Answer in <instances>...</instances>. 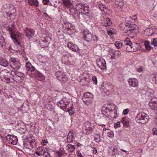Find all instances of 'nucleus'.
<instances>
[{"label":"nucleus","instance_id":"1a4fd4ad","mask_svg":"<svg viewBox=\"0 0 157 157\" xmlns=\"http://www.w3.org/2000/svg\"><path fill=\"white\" fill-rule=\"evenodd\" d=\"M13 71H12L11 73L9 72H5L2 77V80L7 83H9L10 82H12L13 79H12V76Z\"/></svg>","mask_w":157,"mask_h":157},{"label":"nucleus","instance_id":"aec40b11","mask_svg":"<svg viewBox=\"0 0 157 157\" xmlns=\"http://www.w3.org/2000/svg\"><path fill=\"white\" fill-rule=\"evenodd\" d=\"M109 52L115 57H118L121 55L120 52L118 50H115L112 49L110 48Z\"/></svg>","mask_w":157,"mask_h":157},{"label":"nucleus","instance_id":"774afa93","mask_svg":"<svg viewBox=\"0 0 157 157\" xmlns=\"http://www.w3.org/2000/svg\"><path fill=\"white\" fill-rule=\"evenodd\" d=\"M116 150V149H115V148L114 149H113V150Z\"/></svg>","mask_w":157,"mask_h":157},{"label":"nucleus","instance_id":"09e8293b","mask_svg":"<svg viewBox=\"0 0 157 157\" xmlns=\"http://www.w3.org/2000/svg\"><path fill=\"white\" fill-rule=\"evenodd\" d=\"M77 153L78 154V155L79 156V157H84L80 153V152L79 151H77Z\"/></svg>","mask_w":157,"mask_h":157},{"label":"nucleus","instance_id":"2f4dec72","mask_svg":"<svg viewBox=\"0 0 157 157\" xmlns=\"http://www.w3.org/2000/svg\"><path fill=\"white\" fill-rule=\"evenodd\" d=\"M89 7L87 4H86L83 7V8L82 10V12L83 13L85 12L86 13H87L88 11Z\"/></svg>","mask_w":157,"mask_h":157},{"label":"nucleus","instance_id":"7c9ffc66","mask_svg":"<svg viewBox=\"0 0 157 157\" xmlns=\"http://www.w3.org/2000/svg\"><path fill=\"white\" fill-rule=\"evenodd\" d=\"M122 45L123 44L121 43L120 41H116L115 43V45L118 49L122 47Z\"/></svg>","mask_w":157,"mask_h":157},{"label":"nucleus","instance_id":"f704fd0d","mask_svg":"<svg viewBox=\"0 0 157 157\" xmlns=\"http://www.w3.org/2000/svg\"><path fill=\"white\" fill-rule=\"evenodd\" d=\"M61 104H62V103L61 102H58V103H57L58 106L59 107H60L61 108H62H62L63 107L61 106ZM65 108H66L65 107H64V109H65L66 110H64V111L69 112V108H67L65 109Z\"/></svg>","mask_w":157,"mask_h":157},{"label":"nucleus","instance_id":"6ab92c4d","mask_svg":"<svg viewBox=\"0 0 157 157\" xmlns=\"http://www.w3.org/2000/svg\"><path fill=\"white\" fill-rule=\"evenodd\" d=\"M130 119L128 117H123L121 120V122L123 124L124 126L128 127L130 126Z\"/></svg>","mask_w":157,"mask_h":157},{"label":"nucleus","instance_id":"a19ab883","mask_svg":"<svg viewBox=\"0 0 157 157\" xmlns=\"http://www.w3.org/2000/svg\"><path fill=\"white\" fill-rule=\"evenodd\" d=\"M152 132L153 135H157V128H154L152 129Z\"/></svg>","mask_w":157,"mask_h":157},{"label":"nucleus","instance_id":"412c9836","mask_svg":"<svg viewBox=\"0 0 157 157\" xmlns=\"http://www.w3.org/2000/svg\"><path fill=\"white\" fill-rule=\"evenodd\" d=\"M153 33V29L148 28L145 30L144 33L146 36H151Z\"/></svg>","mask_w":157,"mask_h":157},{"label":"nucleus","instance_id":"37998d69","mask_svg":"<svg viewBox=\"0 0 157 157\" xmlns=\"http://www.w3.org/2000/svg\"><path fill=\"white\" fill-rule=\"evenodd\" d=\"M44 155H45V157H48L50 156V153L48 152V150L47 151L45 152Z\"/></svg>","mask_w":157,"mask_h":157},{"label":"nucleus","instance_id":"f03ea898","mask_svg":"<svg viewBox=\"0 0 157 157\" xmlns=\"http://www.w3.org/2000/svg\"><path fill=\"white\" fill-rule=\"evenodd\" d=\"M14 26V23L12 22L11 25H9L7 28V30L9 31L10 36L14 43L17 45L19 44V43L18 39L20 38V36H21L22 33H16V29Z\"/></svg>","mask_w":157,"mask_h":157},{"label":"nucleus","instance_id":"c9c22d12","mask_svg":"<svg viewBox=\"0 0 157 157\" xmlns=\"http://www.w3.org/2000/svg\"><path fill=\"white\" fill-rule=\"evenodd\" d=\"M63 4L68 8L69 6V0H63Z\"/></svg>","mask_w":157,"mask_h":157},{"label":"nucleus","instance_id":"6e6d98bb","mask_svg":"<svg viewBox=\"0 0 157 157\" xmlns=\"http://www.w3.org/2000/svg\"><path fill=\"white\" fill-rule=\"evenodd\" d=\"M132 19H133L134 20H136L137 19V16L136 15H135L133 16L132 17Z\"/></svg>","mask_w":157,"mask_h":157},{"label":"nucleus","instance_id":"58836bf2","mask_svg":"<svg viewBox=\"0 0 157 157\" xmlns=\"http://www.w3.org/2000/svg\"><path fill=\"white\" fill-rule=\"evenodd\" d=\"M48 149L46 148H43L42 149L41 151H40V152L41 153V155L43 154L44 155V154L45 152L47 151Z\"/></svg>","mask_w":157,"mask_h":157},{"label":"nucleus","instance_id":"dca6fc26","mask_svg":"<svg viewBox=\"0 0 157 157\" xmlns=\"http://www.w3.org/2000/svg\"><path fill=\"white\" fill-rule=\"evenodd\" d=\"M128 82L129 85L133 87L137 86L138 85V80L136 78H129Z\"/></svg>","mask_w":157,"mask_h":157},{"label":"nucleus","instance_id":"f3484780","mask_svg":"<svg viewBox=\"0 0 157 157\" xmlns=\"http://www.w3.org/2000/svg\"><path fill=\"white\" fill-rule=\"evenodd\" d=\"M35 144L34 142L29 140L25 143L24 146L26 148L31 149L33 148L34 147L33 144Z\"/></svg>","mask_w":157,"mask_h":157},{"label":"nucleus","instance_id":"49530a36","mask_svg":"<svg viewBox=\"0 0 157 157\" xmlns=\"http://www.w3.org/2000/svg\"><path fill=\"white\" fill-rule=\"evenodd\" d=\"M75 147L74 145H71V146H69V150L71 148L72 150V151H69V152H72L75 149Z\"/></svg>","mask_w":157,"mask_h":157},{"label":"nucleus","instance_id":"c756f323","mask_svg":"<svg viewBox=\"0 0 157 157\" xmlns=\"http://www.w3.org/2000/svg\"><path fill=\"white\" fill-rule=\"evenodd\" d=\"M75 136V134L74 132H73L69 131V138H71L72 139L71 141H70V142L71 143L73 141V139Z\"/></svg>","mask_w":157,"mask_h":157},{"label":"nucleus","instance_id":"a878e982","mask_svg":"<svg viewBox=\"0 0 157 157\" xmlns=\"http://www.w3.org/2000/svg\"><path fill=\"white\" fill-rule=\"evenodd\" d=\"M110 21L111 20L109 18H107L106 19L105 21V25L106 27L110 26L112 24Z\"/></svg>","mask_w":157,"mask_h":157},{"label":"nucleus","instance_id":"20e7f679","mask_svg":"<svg viewBox=\"0 0 157 157\" xmlns=\"http://www.w3.org/2000/svg\"><path fill=\"white\" fill-rule=\"evenodd\" d=\"M149 119V116L144 112L138 113L136 118V122L144 124L147 122Z\"/></svg>","mask_w":157,"mask_h":157},{"label":"nucleus","instance_id":"39448f33","mask_svg":"<svg viewBox=\"0 0 157 157\" xmlns=\"http://www.w3.org/2000/svg\"><path fill=\"white\" fill-rule=\"evenodd\" d=\"M131 41L130 39L126 38L124 40V46L126 48V50L128 52H132L136 51V50L134 48V44Z\"/></svg>","mask_w":157,"mask_h":157},{"label":"nucleus","instance_id":"4c0bfd02","mask_svg":"<svg viewBox=\"0 0 157 157\" xmlns=\"http://www.w3.org/2000/svg\"><path fill=\"white\" fill-rule=\"evenodd\" d=\"M114 126L116 128L120 127V121L117 122L114 124Z\"/></svg>","mask_w":157,"mask_h":157},{"label":"nucleus","instance_id":"0e129e2a","mask_svg":"<svg viewBox=\"0 0 157 157\" xmlns=\"http://www.w3.org/2000/svg\"><path fill=\"white\" fill-rule=\"evenodd\" d=\"M67 139H68L69 138V134H68L67 136Z\"/></svg>","mask_w":157,"mask_h":157},{"label":"nucleus","instance_id":"c85d7f7f","mask_svg":"<svg viewBox=\"0 0 157 157\" xmlns=\"http://www.w3.org/2000/svg\"><path fill=\"white\" fill-rule=\"evenodd\" d=\"M151 44L154 47H157V38L152 39Z\"/></svg>","mask_w":157,"mask_h":157},{"label":"nucleus","instance_id":"f257e3e1","mask_svg":"<svg viewBox=\"0 0 157 157\" xmlns=\"http://www.w3.org/2000/svg\"><path fill=\"white\" fill-rule=\"evenodd\" d=\"M26 70L28 73L31 76L35 77L36 78L39 80H41L43 78V75L37 71L35 70V68L33 67L29 62L26 63L25 65Z\"/></svg>","mask_w":157,"mask_h":157},{"label":"nucleus","instance_id":"4be33fe9","mask_svg":"<svg viewBox=\"0 0 157 157\" xmlns=\"http://www.w3.org/2000/svg\"><path fill=\"white\" fill-rule=\"evenodd\" d=\"M28 3L31 6L34 5L37 6L38 5V2L37 0H28Z\"/></svg>","mask_w":157,"mask_h":157},{"label":"nucleus","instance_id":"393cba45","mask_svg":"<svg viewBox=\"0 0 157 157\" xmlns=\"http://www.w3.org/2000/svg\"><path fill=\"white\" fill-rule=\"evenodd\" d=\"M86 129H85L84 132L86 134H90L93 130V128L90 127H89L88 128L86 126Z\"/></svg>","mask_w":157,"mask_h":157},{"label":"nucleus","instance_id":"79ce46f5","mask_svg":"<svg viewBox=\"0 0 157 157\" xmlns=\"http://www.w3.org/2000/svg\"><path fill=\"white\" fill-rule=\"evenodd\" d=\"M137 71L139 72H142L143 70V67L140 66L137 69Z\"/></svg>","mask_w":157,"mask_h":157},{"label":"nucleus","instance_id":"4468645a","mask_svg":"<svg viewBox=\"0 0 157 157\" xmlns=\"http://www.w3.org/2000/svg\"><path fill=\"white\" fill-rule=\"evenodd\" d=\"M49 39V37L46 36L45 38H44L40 40V44L42 48H44L48 46V41Z\"/></svg>","mask_w":157,"mask_h":157},{"label":"nucleus","instance_id":"a211bd4d","mask_svg":"<svg viewBox=\"0 0 157 157\" xmlns=\"http://www.w3.org/2000/svg\"><path fill=\"white\" fill-rule=\"evenodd\" d=\"M93 36L90 33L87 32L85 33L84 36V38L85 40L87 42L91 41L93 38Z\"/></svg>","mask_w":157,"mask_h":157},{"label":"nucleus","instance_id":"9d476101","mask_svg":"<svg viewBox=\"0 0 157 157\" xmlns=\"http://www.w3.org/2000/svg\"><path fill=\"white\" fill-rule=\"evenodd\" d=\"M55 75L60 81L65 82L67 80L65 74L62 72L57 71L55 73Z\"/></svg>","mask_w":157,"mask_h":157},{"label":"nucleus","instance_id":"de8ad7c7","mask_svg":"<svg viewBox=\"0 0 157 157\" xmlns=\"http://www.w3.org/2000/svg\"><path fill=\"white\" fill-rule=\"evenodd\" d=\"M106 109L107 110L108 109L109 112L112 111L113 109H113V108H112L111 107H106Z\"/></svg>","mask_w":157,"mask_h":157},{"label":"nucleus","instance_id":"69168bd1","mask_svg":"<svg viewBox=\"0 0 157 157\" xmlns=\"http://www.w3.org/2000/svg\"><path fill=\"white\" fill-rule=\"evenodd\" d=\"M66 24H64V25H63V27H64V26H65Z\"/></svg>","mask_w":157,"mask_h":157},{"label":"nucleus","instance_id":"052dcab7","mask_svg":"<svg viewBox=\"0 0 157 157\" xmlns=\"http://www.w3.org/2000/svg\"><path fill=\"white\" fill-rule=\"evenodd\" d=\"M108 133H109L110 135H112L113 132H109Z\"/></svg>","mask_w":157,"mask_h":157},{"label":"nucleus","instance_id":"13d9d810","mask_svg":"<svg viewBox=\"0 0 157 157\" xmlns=\"http://www.w3.org/2000/svg\"><path fill=\"white\" fill-rule=\"evenodd\" d=\"M36 153V155H39V156L40 155H41V154L40 153V152H38V151H36V153Z\"/></svg>","mask_w":157,"mask_h":157},{"label":"nucleus","instance_id":"8fccbe9b","mask_svg":"<svg viewBox=\"0 0 157 157\" xmlns=\"http://www.w3.org/2000/svg\"><path fill=\"white\" fill-rule=\"evenodd\" d=\"M3 8L5 9H7L8 8V5L5 4L3 6Z\"/></svg>","mask_w":157,"mask_h":157},{"label":"nucleus","instance_id":"423d86ee","mask_svg":"<svg viewBox=\"0 0 157 157\" xmlns=\"http://www.w3.org/2000/svg\"><path fill=\"white\" fill-rule=\"evenodd\" d=\"M93 98V95L90 93H85L82 98L84 104L87 106L90 105L92 103Z\"/></svg>","mask_w":157,"mask_h":157},{"label":"nucleus","instance_id":"2eb2a0df","mask_svg":"<svg viewBox=\"0 0 157 157\" xmlns=\"http://www.w3.org/2000/svg\"><path fill=\"white\" fill-rule=\"evenodd\" d=\"M6 139L9 143L13 144H16L17 143V139L16 136L8 135L7 136Z\"/></svg>","mask_w":157,"mask_h":157},{"label":"nucleus","instance_id":"b1692460","mask_svg":"<svg viewBox=\"0 0 157 157\" xmlns=\"http://www.w3.org/2000/svg\"><path fill=\"white\" fill-rule=\"evenodd\" d=\"M8 65V63L6 60L3 59L0 60V65L6 67Z\"/></svg>","mask_w":157,"mask_h":157},{"label":"nucleus","instance_id":"338daca9","mask_svg":"<svg viewBox=\"0 0 157 157\" xmlns=\"http://www.w3.org/2000/svg\"><path fill=\"white\" fill-rule=\"evenodd\" d=\"M1 92V90L0 89V93Z\"/></svg>","mask_w":157,"mask_h":157},{"label":"nucleus","instance_id":"72a5a7b5","mask_svg":"<svg viewBox=\"0 0 157 157\" xmlns=\"http://www.w3.org/2000/svg\"><path fill=\"white\" fill-rule=\"evenodd\" d=\"M100 136L99 134H96L95 136L94 140L97 142H98L100 141Z\"/></svg>","mask_w":157,"mask_h":157},{"label":"nucleus","instance_id":"a18cd8bd","mask_svg":"<svg viewBox=\"0 0 157 157\" xmlns=\"http://www.w3.org/2000/svg\"><path fill=\"white\" fill-rule=\"evenodd\" d=\"M128 109H124L123 111V113L124 114H127L128 112Z\"/></svg>","mask_w":157,"mask_h":157},{"label":"nucleus","instance_id":"0eeeda50","mask_svg":"<svg viewBox=\"0 0 157 157\" xmlns=\"http://www.w3.org/2000/svg\"><path fill=\"white\" fill-rule=\"evenodd\" d=\"M12 79L15 81L17 82H21L24 79V75L22 73L17 71L12 72Z\"/></svg>","mask_w":157,"mask_h":157},{"label":"nucleus","instance_id":"3c124183","mask_svg":"<svg viewBox=\"0 0 157 157\" xmlns=\"http://www.w3.org/2000/svg\"><path fill=\"white\" fill-rule=\"evenodd\" d=\"M97 150L95 148H94L93 149V152L94 154H96L97 152Z\"/></svg>","mask_w":157,"mask_h":157},{"label":"nucleus","instance_id":"e2e57ef3","mask_svg":"<svg viewBox=\"0 0 157 157\" xmlns=\"http://www.w3.org/2000/svg\"><path fill=\"white\" fill-rule=\"evenodd\" d=\"M44 15H47V16H48V14H47L46 13H44Z\"/></svg>","mask_w":157,"mask_h":157},{"label":"nucleus","instance_id":"473e14b6","mask_svg":"<svg viewBox=\"0 0 157 157\" xmlns=\"http://www.w3.org/2000/svg\"><path fill=\"white\" fill-rule=\"evenodd\" d=\"M74 28V26L71 24L69 23V31L71 30V32L72 33H71V34H72L73 33H74V32H75Z\"/></svg>","mask_w":157,"mask_h":157},{"label":"nucleus","instance_id":"bf43d9fd","mask_svg":"<svg viewBox=\"0 0 157 157\" xmlns=\"http://www.w3.org/2000/svg\"><path fill=\"white\" fill-rule=\"evenodd\" d=\"M86 123L88 124H89L90 125V122H86Z\"/></svg>","mask_w":157,"mask_h":157},{"label":"nucleus","instance_id":"6e6552de","mask_svg":"<svg viewBox=\"0 0 157 157\" xmlns=\"http://www.w3.org/2000/svg\"><path fill=\"white\" fill-rule=\"evenodd\" d=\"M10 65L13 69L17 70L19 69L21 63L17 59L14 58H11L10 60Z\"/></svg>","mask_w":157,"mask_h":157},{"label":"nucleus","instance_id":"ddd939ff","mask_svg":"<svg viewBox=\"0 0 157 157\" xmlns=\"http://www.w3.org/2000/svg\"><path fill=\"white\" fill-rule=\"evenodd\" d=\"M25 36L29 39H31L34 36L35 34V30L31 29H28L26 28L25 30Z\"/></svg>","mask_w":157,"mask_h":157},{"label":"nucleus","instance_id":"c03bdc74","mask_svg":"<svg viewBox=\"0 0 157 157\" xmlns=\"http://www.w3.org/2000/svg\"><path fill=\"white\" fill-rule=\"evenodd\" d=\"M62 155L61 153L60 152H56V157H61Z\"/></svg>","mask_w":157,"mask_h":157},{"label":"nucleus","instance_id":"5fc2aeb1","mask_svg":"<svg viewBox=\"0 0 157 157\" xmlns=\"http://www.w3.org/2000/svg\"><path fill=\"white\" fill-rule=\"evenodd\" d=\"M113 32L111 31V30L109 31L108 32V34L109 35L111 36L112 35Z\"/></svg>","mask_w":157,"mask_h":157},{"label":"nucleus","instance_id":"9b49d317","mask_svg":"<svg viewBox=\"0 0 157 157\" xmlns=\"http://www.w3.org/2000/svg\"><path fill=\"white\" fill-rule=\"evenodd\" d=\"M96 63L98 66L101 69H106V63L104 59L102 58H98L97 59Z\"/></svg>","mask_w":157,"mask_h":157},{"label":"nucleus","instance_id":"cd10ccee","mask_svg":"<svg viewBox=\"0 0 157 157\" xmlns=\"http://www.w3.org/2000/svg\"><path fill=\"white\" fill-rule=\"evenodd\" d=\"M150 42L148 41H145L144 42V45L148 50H150L151 49V46L150 45Z\"/></svg>","mask_w":157,"mask_h":157},{"label":"nucleus","instance_id":"ea45409f","mask_svg":"<svg viewBox=\"0 0 157 157\" xmlns=\"http://www.w3.org/2000/svg\"><path fill=\"white\" fill-rule=\"evenodd\" d=\"M92 79L94 84L97 85V80L96 77L95 76H93L92 78Z\"/></svg>","mask_w":157,"mask_h":157},{"label":"nucleus","instance_id":"864d4df0","mask_svg":"<svg viewBox=\"0 0 157 157\" xmlns=\"http://www.w3.org/2000/svg\"><path fill=\"white\" fill-rule=\"evenodd\" d=\"M121 151H122L125 152L127 154H128V151H127L124 150H123V149H121Z\"/></svg>","mask_w":157,"mask_h":157},{"label":"nucleus","instance_id":"603ef678","mask_svg":"<svg viewBox=\"0 0 157 157\" xmlns=\"http://www.w3.org/2000/svg\"><path fill=\"white\" fill-rule=\"evenodd\" d=\"M133 44H134V47H133V48H134V49H136V51H137L138 50V49L139 48H136V47H135V45H136V44L135 43H134H134H133Z\"/></svg>","mask_w":157,"mask_h":157},{"label":"nucleus","instance_id":"680f3d73","mask_svg":"<svg viewBox=\"0 0 157 157\" xmlns=\"http://www.w3.org/2000/svg\"><path fill=\"white\" fill-rule=\"evenodd\" d=\"M67 47L68 48H69V42H68V43H67Z\"/></svg>","mask_w":157,"mask_h":157},{"label":"nucleus","instance_id":"4d7b16f0","mask_svg":"<svg viewBox=\"0 0 157 157\" xmlns=\"http://www.w3.org/2000/svg\"><path fill=\"white\" fill-rule=\"evenodd\" d=\"M69 8H71L72 6H73V5L70 2V1H69Z\"/></svg>","mask_w":157,"mask_h":157},{"label":"nucleus","instance_id":"bb28decb","mask_svg":"<svg viewBox=\"0 0 157 157\" xmlns=\"http://www.w3.org/2000/svg\"><path fill=\"white\" fill-rule=\"evenodd\" d=\"M86 4H84L83 3H78L77 5L76 6L78 8H79L80 9V11L81 12H82V10L84 6L86 5Z\"/></svg>","mask_w":157,"mask_h":157},{"label":"nucleus","instance_id":"e433bc0d","mask_svg":"<svg viewBox=\"0 0 157 157\" xmlns=\"http://www.w3.org/2000/svg\"><path fill=\"white\" fill-rule=\"evenodd\" d=\"M75 112V109H74L71 106L70 109H69V115H71L72 114H74Z\"/></svg>","mask_w":157,"mask_h":157},{"label":"nucleus","instance_id":"f8f14e48","mask_svg":"<svg viewBox=\"0 0 157 157\" xmlns=\"http://www.w3.org/2000/svg\"><path fill=\"white\" fill-rule=\"evenodd\" d=\"M149 105L150 108L152 109H157V98H153L150 101L149 103Z\"/></svg>","mask_w":157,"mask_h":157},{"label":"nucleus","instance_id":"5701e85b","mask_svg":"<svg viewBox=\"0 0 157 157\" xmlns=\"http://www.w3.org/2000/svg\"><path fill=\"white\" fill-rule=\"evenodd\" d=\"M69 49L74 52L77 50V46L75 44L72 45L71 42H69Z\"/></svg>","mask_w":157,"mask_h":157},{"label":"nucleus","instance_id":"7ed1b4c3","mask_svg":"<svg viewBox=\"0 0 157 157\" xmlns=\"http://www.w3.org/2000/svg\"><path fill=\"white\" fill-rule=\"evenodd\" d=\"M121 27L122 29L124 30L125 33H128V35L135 33V30L136 25L135 24L128 25L125 23H122L121 24Z\"/></svg>","mask_w":157,"mask_h":157}]
</instances>
